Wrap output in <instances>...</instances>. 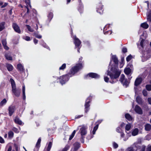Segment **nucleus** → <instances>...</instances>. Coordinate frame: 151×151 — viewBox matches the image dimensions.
Listing matches in <instances>:
<instances>
[{"label": "nucleus", "instance_id": "f257e3e1", "mask_svg": "<svg viewBox=\"0 0 151 151\" xmlns=\"http://www.w3.org/2000/svg\"><path fill=\"white\" fill-rule=\"evenodd\" d=\"M82 68V65L78 64L73 68H72L70 70V73L68 74L63 76L60 77V83L63 85L65 83V82L68 81L72 76L74 75L79 70Z\"/></svg>", "mask_w": 151, "mask_h": 151}, {"label": "nucleus", "instance_id": "f03ea898", "mask_svg": "<svg viewBox=\"0 0 151 151\" xmlns=\"http://www.w3.org/2000/svg\"><path fill=\"white\" fill-rule=\"evenodd\" d=\"M106 73L107 75L109 76L111 79L112 80V81H110V82L111 83H113L116 82V80L114 81H113V80L118 78L121 73V71L118 69L116 67H112L110 69L108 68Z\"/></svg>", "mask_w": 151, "mask_h": 151}, {"label": "nucleus", "instance_id": "7ed1b4c3", "mask_svg": "<svg viewBox=\"0 0 151 151\" xmlns=\"http://www.w3.org/2000/svg\"><path fill=\"white\" fill-rule=\"evenodd\" d=\"M12 87V91L14 95L17 97H19L20 93V89L17 88L15 83L14 80L11 78L10 80Z\"/></svg>", "mask_w": 151, "mask_h": 151}, {"label": "nucleus", "instance_id": "20e7f679", "mask_svg": "<svg viewBox=\"0 0 151 151\" xmlns=\"http://www.w3.org/2000/svg\"><path fill=\"white\" fill-rule=\"evenodd\" d=\"M92 97L90 96L86 99L85 104V112L87 113L89 110L90 105L89 103L90 102L92 99Z\"/></svg>", "mask_w": 151, "mask_h": 151}, {"label": "nucleus", "instance_id": "39448f33", "mask_svg": "<svg viewBox=\"0 0 151 151\" xmlns=\"http://www.w3.org/2000/svg\"><path fill=\"white\" fill-rule=\"evenodd\" d=\"M87 127L86 126H83L80 129L79 132L81 135V137L83 138V136L85 135L87 133L86 130Z\"/></svg>", "mask_w": 151, "mask_h": 151}, {"label": "nucleus", "instance_id": "423d86ee", "mask_svg": "<svg viewBox=\"0 0 151 151\" xmlns=\"http://www.w3.org/2000/svg\"><path fill=\"white\" fill-rule=\"evenodd\" d=\"M144 56L147 59L151 57V50L149 49H147L146 50L143 52Z\"/></svg>", "mask_w": 151, "mask_h": 151}, {"label": "nucleus", "instance_id": "0eeeda50", "mask_svg": "<svg viewBox=\"0 0 151 151\" xmlns=\"http://www.w3.org/2000/svg\"><path fill=\"white\" fill-rule=\"evenodd\" d=\"M132 65H128L127 68L124 70V72L125 74L127 75L130 74L132 72V70L130 68H132Z\"/></svg>", "mask_w": 151, "mask_h": 151}, {"label": "nucleus", "instance_id": "6e6552de", "mask_svg": "<svg viewBox=\"0 0 151 151\" xmlns=\"http://www.w3.org/2000/svg\"><path fill=\"white\" fill-rule=\"evenodd\" d=\"M74 43L76 47H80L81 43V41L76 36H74Z\"/></svg>", "mask_w": 151, "mask_h": 151}, {"label": "nucleus", "instance_id": "1a4fd4ad", "mask_svg": "<svg viewBox=\"0 0 151 151\" xmlns=\"http://www.w3.org/2000/svg\"><path fill=\"white\" fill-rule=\"evenodd\" d=\"M12 27L16 32L19 34L21 33V32L19 27L17 24L13 23L12 24Z\"/></svg>", "mask_w": 151, "mask_h": 151}, {"label": "nucleus", "instance_id": "9d476101", "mask_svg": "<svg viewBox=\"0 0 151 151\" xmlns=\"http://www.w3.org/2000/svg\"><path fill=\"white\" fill-rule=\"evenodd\" d=\"M134 110L137 114H142L143 113L142 110V109L138 105H136Z\"/></svg>", "mask_w": 151, "mask_h": 151}, {"label": "nucleus", "instance_id": "9b49d317", "mask_svg": "<svg viewBox=\"0 0 151 151\" xmlns=\"http://www.w3.org/2000/svg\"><path fill=\"white\" fill-rule=\"evenodd\" d=\"M15 107L11 105L9 107V114L10 116H11L14 111Z\"/></svg>", "mask_w": 151, "mask_h": 151}, {"label": "nucleus", "instance_id": "f8f14e48", "mask_svg": "<svg viewBox=\"0 0 151 151\" xmlns=\"http://www.w3.org/2000/svg\"><path fill=\"white\" fill-rule=\"evenodd\" d=\"M89 76L90 77H91L92 78H99L100 77L99 75H98V74L96 73H88V75L87 76Z\"/></svg>", "mask_w": 151, "mask_h": 151}, {"label": "nucleus", "instance_id": "ddd939ff", "mask_svg": "<svg viewBox=\"0 0 151 151\" xmlns=\"http://www.w3.org/2000/svg\"><path fill=\"white\" fill-rule=\"evenodd\" d=\"M41 141V138H40L36 144L34 150V151H38V149L40 146V144Z\"/></svg>", "mask_w": 151, "mask_h": 151}, {"label": "nucleus", "instance_id": "4468645a", "mask_svg": "<svg viewBox=\"0 0 151 151\" xmlns=\"http://www.w3.org/2000/svg\"><path fill=\"white\" fill-rule=\"evenodd\" d=\"M142 78H137L135 80L134 85L137 86L139 85L142 82Z\"/></svg>", "mask_w": 151, "mask_h": 151}, {"label": "nucleus", "instance_id": "2eb2a0df", "mask_svg": "<svg viewBox=\"0 0 151 151\" xmlns=\"http://www.w3.org/2000/svg\"><path fill=\"white\" fill-rule=\"evenodd\" d=\"M132 126V125L130 123H129L127 124L125 126V128L126 132L128 134L129 133L127 131H129Z\"/></svg>", "mask_w": 151, "mask_h": 151}, {"label": "nucleus", "instance_id": "dca6fc26", "mask_svg": "<svg viewBox=\"0 0 151 151\" xmlns=\"http://www.w3.org/2000/svg\"><path fill=\"white\" fill-rule=\"evenodd\" d=\"M111 60H113L116 65H117L118 63V59L116 55H112L111 57Z\"/></svg>", "mask_w": 151, "mask_h": 151}, {"label": "nucleus", "instance_id": "f3484780", "mask_svg": "<svg viewBox=\"0 0 151 151\" xmlns=\"http://www.w3.org/2000/svg\"><path fill=\"white\" fill-rule=\"evenodd\" d=\"M6 67L8 70L9 71H12L13 69V67L11 64L7 63L6 64Z\"/></svg>", "mask_w": 151, "mask_h": 151}, {"label": "nucleus", "instance_id": "a211bd4d", "mask_svg": "<svg viewBox=\"0 0 151 151\" xmlns=\"http://www.w3.org/2000/svg\"><path fill=\"white\" fill-rule=\"evenodd\" d=\"M145 129L146 131H149L151 130V125L149 124H146L145 125Z\"/></svg>", "mask_w": 151, "mask_h": 151}, {"label": "nucleus", "instance_id": "6ab92c4d", "mask_svg": "<svg viewBox=\"0 0 151 151\" xmlns=\"http://www.w3.org/2000/svg\"><path fill=\"white\" fill-rule=\"evenodd\" d=\"M2 43L5 49L6 50L9 49V47L6 46V41L5 39L2 40Z\"/></svg>", "mask_w": 151, "mask_h": 151}, {"label": "nucleus", "instance_id": "aec40b11", "mask_svg": "<svg viewBox=\"0 0 151 151\" xmlns=\"http://www.w3.org/2000/svg\"><path fill=\"white\" fill-rule=\"evenodd\" d=\"M138 129L137 128H135L133 129L132 132V135L133 136H135L138 134Z\"/></svg>", "mask_w": 151, "mask_h": 151}, {"label": "nucleus", "instance_id": "412c9836", "mask_svg": "<svg viewBox=\"0 0 151 151\" xmlns=\"http://www.w3.org/2000/svg\"><path fill=\"white\" fill-rule=\"evenodd\" d=\"M73 145L74 151H76L80 147L79 143L78 142H76Z\"/></svg>", "mask_w": 151, "mask_h": 151}, {"label": "nucleus", "instance_id": "4be33fe9", "mask_svg": "<svg viewBox=\"0 0 151 151\" xmlns=\"http://www.w3.org/2000/svg\"><path fill=\"white\" fill-rule=\"evenodd\" d=\"M17 68L20 71H23L24 70V67L21 64H19L17 65Z\"/></svg>", "mask_w": 151, "mask_h": 151}, {"label": "nucleus", "instance_id": "5701e85b", "mask_svg": "<svg viewBox=\"0 0 151 151\" xmlns=\"http://www.w3.org/2000/svg\"><path fill=\"white\" fill-rule=\"evenodd\" d=\"M147 21L151 22V10L147 12Z\"/></svg>", "mask_w": 151, "mask_h": 151}, {"label": "nucleus", "instance_id": "b1692460", "mask_svg": "<svg viewBox=\"0 0 151 151\" xmlns=\"http://www.w3.org/2000/svg\"><path fill=\"white\" fill-rule=\"evenodd\" d=\"M126 118L129 121H131L132 120L133 118L129 114H126L125 115Z\"/></svg>", "mask_w": 151, "mask_h": 151}, {"label": "nucleus", "instance_id": "393cba45", "mask_svg": "<svg viewBox=\"0 0 151 151\" xmlns=\"http://www.w3.org/2000/svg\"><path fill=\"white\" fill-rule=\"evenodd\" d=\"M14 122L16 123L19 125H21L22 124V122L17 117H16L14 119Z\"/></svg>", "mask_w": 151, "mask_h": 151}, {"label": "nucleus", "instance_id": "a878e982", "mask_svg": "<svg viewBox=\"0 0 151 151\" xmlns=\"http://www.w3.org/2000/svg\"><path fill=\"white\" fill-rule=\"evenodd\" d=\"M136 100L137 102L139 104H142V99L140 97H137L136 99Z\"/></svg>", "mask_w": 151, "mask_h": 151}, {"label": "nucleus", "instance_id": "bb28decb", "mask_svg": "<svg viewBox=\"0 0 151 151\" xmlns=\"http://www.w3.org/2000/svg\"><path fill=\"white\" fill-rule=\"evenodd\" d=\"M5 57L6 59L9 60H12V58L9 53H6L5 55Z\"/></svg>", "mask_w": 151, "mask_h": 151}, {"label": "nucleus", "instance_id": "cd10ccee", "mask_svg": "<svg viewBox=\"0 0 151 151\" xmlns=\"http://www.w3.org/2000/svg\"><path fill=\"white\" fill-rule=\"evenodd\" d=\"M103 8V6L100 3L98 5L97 7V12H98L99 10H101ZM99 12L100 14H101L102 12Z\"/></svg>", "mask_w": 151, "mask_h": 151}, {"label": "nucleus", "instance_id": "c85d7f7f", "mask_svg": "<svg viewBox=\"0 0 151 151\" xmlns=\"http://www.w3.org/2000/svg\"><path fill=\"white\" fill-rule=\"evenodd\" d=\"M141 26L145 29H147L149 25L146 23L144 22L141 24Z\"/></svg>", "mask_w": 151, "mask_h": 151}, {"label": "nucleus", "instance_id": "c756f323", "mask_svg": "<svg viewBox=\"0 0 151 151\" xmlns=\"http://www.w3.org/2000/svg\"><path fill=\"white\" fill-rule=\"evenodd\" d=\"M22 93H23V98L24 100H25L26 99V96L25 95V87L24 85L22 86Z\"/></svg>", "mask_w": 151, "mask_h": 151}, {"label": "nucleus", "instance_id": "7c9ffc66", "mask_svg": "<svg viewBox=\"0 0 151 151\" xmlns=\"http://www.w3.org/2000/svg\"><path fill=\"white\" fill-rule=\"evenodd\" d=\"M5 22H2L0 23V32L2 31L4 28Z\"/></svg>", "mask_w": 151, "mask_h": 151}, {"label": "nucleus", "instance_id": "2f4dec72", "mask_svg": "<svg viewBox=\"0 0 151 151\" xmlns=\"http://www.w3.org/2000/svg\"><path fill=\"white\" fill-rule=\"evenodd\" d=\"M52 145V142H49L48 143L47 149V151H50Z\"/></svg>", "mask_w": 151, "mask_h": 151}, {"label": "nucleus", "instance_id": "473e14b6", "mask_svg": "<svg viewBox=\"0 0 151 151\" xmlns=\"http://www.w3.org/2000/svg\"><path fill=\"white\" fill-rule=\"evenodd\" d=\"M8 137L9 138L12 139L13 137L14 136V133L12 131H10L8 133Z\"/></svg>", "mask_w": 151, "mask_h": 151}, {"label": "nucleus", "instance_id": "72a5a7b5", "mask_svg": "<svg viewBox=\"0 0 151 151\" xmlns=\"http://www.w3.org/2000/svg\"><path fill=\"white\" fill-rule=\"evenodd\" d=\"M125 76L124 75L122 74L121 75L119 81L122 83H123V82L125 80L124 78Z\"/></svg>", "mask_w": 151, "mask_h": 151}, {"label": "nucleus", "instance_id": "f704fd0d", "mask_svg": "<svg viewBox=\"0 0 151 151\" xmlns=\"http://www.w3.org/2000/svg\"><path fill=\"white\" fill-rule=\"evenodd\" d=\"M78 129H79V128H78L76 130H75L73 131V132L71 135L69 137V140H71L73 138V137L74 136L76 132V131L78 130Z\"/></svg>", "mask_w": 151, "mask_h": 151}, {"label": "nucleus", "instance_id": "c9c22d12", "mask_svg": "<svg viewBox=\"0 0 151 151\" xmlns=\"http://www.w3.org/2000/svg\"><path fill=\"white\" fill-rule=\"evenodd\" d=\"M33 35L35 36V37L39 39H41L42 36L41 35H38V33L37 32H35L33 34Z\"/></svg>", "mask_w": 151, "mask_h": 151}, {"label": "nucleus", "instance_id": "e433bc0d", "mask_svg": "<svg viewBox=\"0 0 151 151\" xmlns=\"http://www.w3.org/2000/svg\"><path fill=\"white\" fill-rule=\"evenodd\" d=\"M122 83L123 84L124 86H125L126 87H127L129 84V82L127 80L125 79L124 81L123 82V83Z\"/></svg>", "mask_w": 151, "mask_h": 151}, {"label": "nucleus", "instance_id": "4c0bfd02", "mask_svg": "<svg viewBox=\"0 0 151 151\" xmlns=\"http://www.w3.org/2000/svg\"><path fill=\"white\" fill-rule=\"evenodd\" d=\"M25 1L27 5V6H29L31 8V6L30 5V0H25Z\"/></svg>", "mask_w": 151, "mask_h": 151}, {"label": "nucleus", "instance_id": "58836bf2", "mask_svg": "<svg viewBox=\"0 0 151 151\" xmlns=\"http://www.w3.org/2000/svg\"><path fill=\"white\" fill-rule=\"evenodd\" d=\"M70 146L68 145H66L65 147L63 148L61 151H67L69 148Z\"/></svg>", "mask_w": 151, "mask_h": 151}, {"label": "nucleus", "instance_id": "ea45409f", "mask_svg": "<svg viewBox=\"0 0 151 151\" xmlns=\"http://www.w3.org/2000/svg\"><path fill=\"white\" fill-rule=\"evenodd\" d=\"M42 43L41 45H42L45 48H46L47 49H49V47L45 43L43 40H42Z\"/></svg>", "mask_w": 151, "mask_h": 151}, {"label": "nucleus", "instance_id": "a19ab883", "mask_svg": "<svg viewBox=\"0 0 151 151\" xmlns=\"http://www.w3.org/2000/svg\"><path fill=\"white\" fill-rule=\"evenodd\" d=\"M145 88L148 91H151V85H147L145 86Z\"/></svg>", "mask_w": 151, "mask_h": 151}, {"label": "nucleus", "instance_id": "79ce46f5", "mask_svg": "<svg viewBox=\"0 0 151 151\" xmlns=\"http://www.w3.org/2000/svg\"><path fill=\"white\" fill-rule=\"evenodd\" d=\"M98 127V125H96L93 128V134H94L95 133Z\"/></svg>", "mask_w": 151, "mask_h": 151}, {"label": "nucleus", "instance_id": "37998d69", "mask_svg": "<svg viewBox=\"0 0 151 151\" xmlns=\"http://www.w3.org/2000/svg\"><path fill=\"white\" fill-rule=\"evenodd\" d=\"M7 101L6 99H3L1 102L0 103V105L1 106H3L6 103Z\"/></svg>", "mask_w": 151, "mask_h": 151}, {"label": "nucleus", "instance_id": "c03bdc74", "mask_svg": "<svg viewBox=\"0 0 151 151\" xmlns=\"http://www.w3.org/2000/svg\"><path fill=\"white\" fill-rule=\"evenodd\" d=\"M66 65L65 63L63 64L60 67V70H63L65 69L66 68Z\"/></svg>", "mask_w": 151, "mask_h": 151}, {"label": "nucleus", "instance_id": "a18cd8bd", "mask_svg": "<svg viewBox=\"0 0 151 151\" xmlns=\"http://www.w3.org/2000/svg\"><path fill=\"white\" fill-rule=\"evenodd\" d=\"M26 26L28 29V30L31 32H33L34 31V30L32 29L30 26H29L28 25H26Z\"/></svg>", "mask_w": 151, "mask_h": 151}, {"label": "nucleus", "instance_id": "49530a36", "mask_svg": "<svg viewBox=\"0 0 151 151\" xmlns=\"http://www.w3.org/2000/svg\"><path fill=\"white\" fill-rule=\"evenodd\" d=\"M53 16V14L52 12H50L48 16V18L50 19V20H51Z\"/></svg>", "mask_w": 151, "mask_h": 151}, {"label": "nucleus", "instance_id": "de8ad7c7", "mask_svg": "<svg viewBox=\"0 0 151 151\" xmlns=\"http://www.w3.org/2000/svg\"><path fill=\"white\" fill-rule=\"evenodd\" d=\"M23 39L27 41H29L31 40L30 37L28 36L24 37H23Z\"/></svg>", "mask_w": 151, "mask_h": 151}, {"label": "nucleus", "instance_id": "09e8293b", "mask_svg": "<svg viewBox=\"0 0 151 151\" xmlns=\"http://www.w3.org/2000/svg\"><path fill=\"white\" fill-rule=\"evenodd\" d=\"M132 55H129L128 56L127 58H126V60L127 62L129 61L132 58Z\"/></svg>", "mask_w": 151, "mask_h": 151}, {"label": "nucleus", "instance_id": "8fccbe9b", "mask_svg": "<svg viewBox=\"0 0 151 151\" xmlns=\"http://www.w3.org/2000/svg\"><path fill=\"white\" fill-rule=\"evenodd\" d=\"M116 131L117 132L120 133L122 132V130L119 127H118L116 129Z\"/></svg>", "mask_w": 151, "mask_h": 151}, {"label": "nucleus", "instance_id": "3c124183", "mask_svg": "<svg viewBox=\"0 0 151 151\" xmlns=\"http://www.w3.org/2000/svg\"><path fill=\"white\" fill-rule=\"evenodd\" d=\"M143 95L145 96H147V91L145 90H144L142 91Z\"/></svg>", "mask_w": 151, "mask_h": 151}, {"label": "nucleus", "instance_id": "603ef678", "mask_svg": "<svg viewBox=\"0 0 151 151\" xmlns=\"http://www.w3.org/2000/svg\"><path fill=\"white\" fill-rule=\"evenodd\" d=\"M104 81L106 82H108L109 80V78L106 77L105 76H104Z\"/></svg>", "mask_w": 151, "mask_h": 151}, {"label": "nucleus", "instance_id": "864d4df0", "mask_svg": "<svg viewBox=\"0 0 151 151\" xmlns=\"http://www.w3.org/2000/svg\"><path fill=\"white\" fill-rule=\"evenodd\" d=\"M12 129L13 131L17 133H18L19 132V131L18 129L15 127H13Z\"/></svg>", "mask_w": 151, "mask_h": 151}, {"label": "nucleus", "instance_id": "5fc2aeb1", "mask_svg": "<svg viewBox=\"0 0 151 151\" xmlns=\"http://www.w3.org/2000/svg\"><path fill=\"white\" fill-rule=\"evenodd\" d=\"M127 151H134L133 148L132 147H130L128 148L127 150Z\"/></svg>", "mask_w": 151, "mask_h": 151}, {"label": "nucleus", "instance_id": "6e6d98bb", "mask_svg": "<svg viewBox=\"0 0 151 151\" xmlns=\"http://www.w3.org/2000/svg\"><path fill=\"white\" fill-rule=\"evenodd\" d=\"M144 40L143 39H142L141 41V42H140V45L141 47H143V44H144Z\"/></svg>", "mask_w": 151, "mask_h": 151}, {"label": "nucleus", "instance_id": "4d7b16f0", "mask_svg": "<svg viewBox=\"0 0 151 151\" xmlns=\"http://www.w3.org/2000/svg\"><path fill=\"white\" fill-rule=\"evenodd\" d=\"M113 145V147L114 148H116L118 146V145L115 142H114Z\"/></svg>", "mask_w": 151, "mask_h": 151}, {"label": "nucleus", "instance_id": "13d9d810", "mask_svg": "<svg viewBox=\"0 0 151 151\" xmlns=\"http://www.w3.org/2000/svg\"><path fill=\"white\" fill-rule=\"evenodd\" d=\"M122 52L123 53H125L127 52V49L126 47H123L122 50Z\"/></svg>", "mask_w": 151, "mask_h": 151}, {"label": "nucleus", "instance_id": "bf43d9fd", "mask_svg": "<svg viewBox=\"0 0 151 151\" xmlns=\"http://www.w3.org/2000/svg\"><path fill=\"white\" fill-rule=\"evenodd\" d=\"M109 27V24H107L106 25L104 28V30H106Z\"/></svg>", "mask_w": 151, "mask_h": 151}, {"label": "nucleus", "instance_id": "052dcab7", "mask_svg": "<svg viewBox=\"0 0 151 151\" xmlns=\"http://www.w3.org/2000/svg\"><path fill=\"white\" fill-rule=\"evenodd\" d=\"M0 143H4V139L0 136Z\"/></svg>", "mask_w": 151, "mask_h": 151}, {"label": "nucleus", "instance_id": "680f3d73", "mask_svg": "<svg viewBox=\"0 0 151 151\" xmlns=\"http://www.w3.org/2000/svg\"><path fill=\"white\" fill-rule=\"evenodd\" d=\"M146 138L147 140H150L151 138L150 135L149 134L147 135L146 137Z\"/></svg>", "mask_w": 151, "mask_h": 151}, {"label": "nucleus", "instance_id": "e2e57ef3", "mask_svg": "<svg viewBox=\"0 0 151 151\" xmlns=\"http://www.w3.org/2000/svg\"><path fill=\"white\" fill-rule=\"evenodd\" d=\"M36 27H35V28L36 30H37L38 29V25L39 24V22H37L36 23Z\"/></svg>", "mask_w": 151, "mask_h": 151}, {"label": "nucleus", "instance_id": "0e129e2a", "mask_svg": "<svg viewBox=\"0 0 151 151\" xmlns=\"http://www.w3.org/2000/svg\"><path fill=\"white\" fill-rule=\"evenodd\" d=\"M8 4L7 3H4V5H2L1 6V8H4V7H5V6H6Z\"/></svg>", "mask_w": 151, "mask_h": 151}, {"label": "nucleus", "instance_id": "69168bd1", "mask_svg": "<svg viewBox=\"0 0 151 151\" xmlns=\"http://www.w3.org/2000/svg\"><path fill=\"white\" fill-rule=\"evenodd\" d=\"M121 134V137L122 138H123L124 136V133L122 132L120 133Z\"/></svg>", "mask_w": 151, "mask_h": 151}, {"label": "nucleus", "instance_id": "338daca9", "mask_svg": "<svg viewBox=\"0 0 151 151\" xmlns=\"http://www.w3.org/2000/svg\"><path fill=\"white\" fill-rule=\"evenodd\" d=\"M147 151H151V145L149 146L147 149Z\"/></svg>", "mask_w": 151, "mask_h": 151}, {"label": "nucleus", "instance_id": "774afa93", "mask_svg": "<svg viewBox=\"0 0 151 151\" xmlns=\"http://www.w3.org/2000/svg\"><path fill=\"white\" fill-rule=\"evenodd\" d=\"M148 101L150 104H151V98H148Z\"/></svg>", "mask_w": 151, "mask_h": 151}]
</instances>
